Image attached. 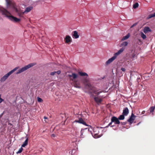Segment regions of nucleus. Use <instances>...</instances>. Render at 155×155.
<instances>
[{"label": "nucleus", "mask_w": 155, "mask_h": 155, "mask_svg": "<svg viewBox=\"0 0 155 155\" xmlns=\"http://www.w3.org/2000/svg\"><path fill=\"white\" fill-rule=\"evenodd\" d=\"M89 80L86 78H84L83 79V82L84 84H85V88L88 89L89 90L88 93L90 94L91 97H93L94 99L95 102L97 103H100L102 101V99L99 97H95L93 94V93L95 94L98 95L101 92V91H97L95 90L94 88L89 83H87Z\"/></svg>", "instance_id": "1"}, {"label": "nucleus", "mask_w": 155, "mask_h": 155, "mask_svg": "<svg viewBox=\"0 0 155 155\" xmlns=\"http://www.w3.org/2000/svg\"><path fill=\"white\" fill-rule=\"evenodd\" d=\"M0 11L3 15H5L10 20L15 22H19L20 19L11 15L10 13L6 9L2 8H0Z\"/></svg>", "instance_id": "2"}, {"label": "nucleus", "mask_w": 155, "mask_h": 155, "mask_svg": "<svg viewBox=\"0 0 155 155\" xmlns=\"http://www.w3.org/2000/svg\"><path fill=\"white\" fill-rule=\"evenodd\" d=\"M33 8L32 6H29L25 8V11L22 12L20 10L18 9L16 6L12 5V9H13L17 13L18 15L20 17H21L24 14H27L30 12Z\"/></svg>", "instance_id": "3"}, {"label": "nucleus", "mask_w": 155, "mask_h": 155, "mask_svg": "<svg viewBox=\"0 0 155 155\" xmlns=\"http://www.w3.org/2000/svg\"><path fill=\"white\" fill-rule=\"evenodd\" d=\"M125 48L123 47L121 48L116 53L114 54V56L111 57V58L109 59L106 62V64L108 65L110 64L116 58L117 56L120 55L122 53L124 50Z\"/></svg>", "instance_id": "4"}, {"label": "nucleus", "mask_w": 155, "mask_h": 155, "mask_svg": "<svg viewBox=\"0 0 155 155\" xmlns=\"http://www.w3.org/2000/svg\"><path fill=\"white\" fill-rule=\"evenodd\" d=\"M18 67H16L8 72L7 74H5L1 78L0 80V81L2 82H4L12 74L18 69Z\"/></svg>", "instance_id": "5"}, {"label": "nucleus", "mask_w": 155, "mask_h": 155, "mask_svg": "<svg viewBox=\"0 0 155 155\" xmlns=\"http://www.w3.org/2000/svg\"><path fill=\"white\" fill-rule=\"evenodd\" d=\"M36 64L35 63H32L26 66H25V67L19 69L18 71L16 72V74H19L21 73L22 72L25 71L26 70L28 69L29 68L33 67Z\"/></svg>", "instance_id": "6"}, {"label": "nucleus", "mask_w": 155, "mask_h": 155, "mask_svg": "<svg viewBox=\"0 0 155 155\" xmlns=\"http://www.w3.org/2000/svg\"><path fill=\"white\" fill-rule=\"evenodd\" d=\"M71 80L73 82L76 81V79L78 77V75L74 73H72L71 74L68 75Z\"/></svg>", "instance_id": "7"}, {"label": "nucleus", "mask_w": 155, "mask_h": 155, "mask_svg": "<svg viewBox=\"0 0 155 155\" xmlns=\"http://www.w3.org/2000/svg\"><path fill=\"white\" fill-rule=\"evenodd\" d=\"M118 118L115 116L112 117L111 118V120H112V122H114L115 124H120V122Z\"/></svg>", "instance_id": "8"}, {"label": "nucleus", "mask_w": 155, "mask_h": 155, "mask_svg": "<svg viewBox=\"0 0 155 155\" xmlns=\"http://www.w3.org/2000/svg\"><path fill=\"white\" fill-rule=\"evenodd\" d=\"M135 117L136 116L133 113H132L130 118L127 120V121L130 123V124H132L134 120Z\"/></svg>", "instance_id": "9"}, {"label": "nucleus", "mask_w": 155, "mask_h": 155, "mask_svg": "<svg viewBox=\"0 0 155 155\" xmlns=\"http://www.w3.org/2000/svg\"><path fill=\"white\" fill-rule=\"evenodd\" d=\"M73 38L74 39H77L79 38V35L76 31H73L72 33Z\"/></svg>", "instance_id": "10"}, {"label": "nucleus", "mask_w": 155, "mask_h": 155, "mask_svg": "<svg viewBox=\"0 0 155 155\" xmlns=\"http://www.w3.org/2000/svg\"><path fill=\"white\" fill-rule=\"evenodd\" d=\"M76 122L77 123H78L80 124H82L85 125L87 126L86 123L84 121L83 119H82L81 117H80L79 119L78 120H76L74 122Z\"/></svg>", "instance_id": "11"}, {"label": "nucleus", "mask_w": 155, "mask_h": 155, "mask_svg": "<svg viewBox=\"0 0 155 155\" xmlns=\"http://www.w3.org/2000/svg\"><path fill=\"white\" fill-rule=\"evenodd\" d=\"M7 8H12V5H15V4L13 2L8 1V0H6Z\"/></svg>", "instance_id": "12"}, {"label": "nucleus", "mask_w": 155, "mask_h": 155, "mask_svg": "<svg viewBox=\"0 0 155 155\" xmlns=\"http://www.w3.org/2000/svg\"><path fill=\"white\" fill-rule=\"evenodd\" d=\"M65 42L67 43L71 42V37L69 35L66 36L65 38Z\"/></svg>", "instance_id": "13"}, {"label": "nucleus", "mask_w": 155, "mask_h": 155, "mask_svg": "<svg viewBox=\"0 0 155 155\" xmlns=\"http://www.w3.org/2000/svg\"><path fill=\"white\" fill-rule=\"evenodd\" d=\"M151 29L150 28L148 27H144L143 30V31L145 34H146L148 32H151Z\"/></svg>", "instance_id": "14"}, {"label": "nucleus", "mask_w": 155, "mask_h": 155, "mask_svg": "<svg viewBox=\"0 0 155 155\" xmlns=\"http://www.w3.org/2000/svg\"><path fill=\"white\" fill-rule=\"evenodd\" d=\"M129 113V110L127 107L124 109L123 110V114L125 116H127Z\"/></svg>", "instance_id": "15"}, {"label": "nucleus", "mask_w": 155, "mask_h": 155, "mask_svg": "<svg viewBox=\"0 0 155 155\" xmlns=\"http://www.w3.org/2000/svg\"><path fill=\"white\" fill-rule=\"evenodd\" d=\"M73 82L74 87L77 88H81V87L80 86V84L79 83H78L77 81Z\"/></svg>", "instance_id": "16"}, {"label": "nucleus", "mask_w": 155, "mask_h": 155, "mask_svg": "<svg viewBox=\"0 0 155 155\" xmlns=\"http://www.w3.org/2000/svg\"><path fill=\"white\" fill-rule=\"evenodd\" d=\"M28 138L27 137L25 141L23 143V144L21 145V147H24L25 146H26L27 144L28 143Z\"/></svg>", "instance_id": "17"}, {"label": "nucleus", "mask_w": 155, "mask_h": 155, "mask_svg": "<svg viewBox=\"0 0 155 155\" xmlns=\"http://www.w3.org/2000/svg\"><path fill=\"white\" fill-rule=\"evenodd\" d=\"M78 74L81 76H86L88 77V74L86 73L83 72H79Z\"/></svg>", "instance_id": "18"}, {"label": "nucleus", "mask_w": 155, "mask_h": 155, "mask_svg": "<svg viewBox=\"0 0 155 155\" xmlns=\"http://www.w3.org/2000/svg\"><path fill=\"white\" fill-rule=\"evenodd\" d=\"M130 33H128L126 35L124 36L121 39L122 41H124L128 38L130 37Z\"/></svg>", "instance_id": "19"}, {"label": "nucleus", "mask_w": 155, "mask_h": 155, "mask_svg": "<svg viewBox=\"0 0 155 155\" xmlns=\"http://www.w3.org/2000/svg\"><path fill=\"white\" fill-rule=\"evenodd\" d=\"M128 44V42L127 41L123 42L121 44V45L122 46L126 47Z\"/></svg>", "instance_id": "20"}, {"label": "nucleus", "mask_w": 155, "mask_h": 155, "mask_svg": "<svg viewBox=\"0 0 155 155\" xmlns=\"http://www.w3.org/2000/svg\"><path fill=\"white\" fill-rule=\"evenodd\" d=\"M124 115L122 114L120 116L118 117V119L120 120H123L124 119Z\"/></svg>", "instance_id": "21"}, {"label": "nucleus", "mask_w": 155, "mask_h": 155, "mask_svg": "<svg viewBox=\"0 0 155 155\" xmlns=\"http://www.w3.org/2000/svg\"><path fill=\"white\" fill-rule=\"evenodd\" d=\"M83 132H84V130L82 129L81 130V131L80 132V136H79V137H80L81 138H83L84 137V136H83Z\"/></svg>", "instance_id": "22"}, {"label": "nucleus", "mask_w": 155, "mask_h": 155, "mask_svg": "<svg viewBox=\"0 0 155 155\" xmlns=\"http://www.w3.org/2000/svg\"><path fill=\"white\" fill-rule=\"evenodd\" d=\"M141 37L143 39H145L146 38V35L144 34L143 32L141 33Z\"/></svg>", "instance_id": "23"}, {"label": "nucleus", "mask_w": 155, "mask_h": 155, "mask_svg": "<svg viewBox=\"0 0 155 155\" xmlns=\"http://www.w3.org/2000/svg\"><path fill=\"white\" fill-rule=\"evenodd\" d=\"M155 107L152 106L150 107V113H153Z\"/></svg>", "instance_id": "24"}, {"label": "nucleus", "mask_w": 155, "mask_h": 155, "mask_svg": "<svg viewBox=\"0 0 155 155\" xmlns=\"http://www.w3.org/2000/svg\"><path fill=\"white\" fill-rule=\"evenodd\" d=\"M139 6V4L138 3L136 2L135 4H134L133 6V8L135 9L138 7Z\"/></svg>", "instance_id": "25"}, {"label": "nucleus", "mask_w": 155, "mask_h": 155, "mask_svg": "<svg viewBox=\"0 0 155 155\" xmlns=\"http://www.w3.org/2000/svg\"><path fill=\"white\" fill-rule=\"evenodd\" d=\"M101 135H100L97 136V134H94V136H93V137H94V138H99V137H101Z\"/></svg>", "instance_id": "26"}, {"label": "nucleus", "mask_w": 155, "mask_h": 155, "mask_svg": "<svg viewBox=\"0 0 155 155\" xmlns=\"http://www.w3.org/2000/svg\"><path fill=\"white\" fill-rule=\"evenodd\" d=\"M154 17H155V12L153 14H150L149 15V18H150Z\"/></svg>", "instance_id": "27"}, {"label": "nucleus", "mask_w": 155, "mask_h": 155, "mask_svg": "<svg viewBox=\"0 0 155 155\" xmlns=\"http://www.w3.org/2000/svg\"><path fill=\"white\" fill-rule=\"evenodd\" d=\"M23 150V148L22 147H21L17 151V153H21L22 152V151Z\"/></svg>", "instance_id": "28"}, {"label": "nucleus", "mask_w": 155, "mask_h": 155, "mask_svg": "<svg viewBox=\"0 0 155 155\" xmlns=\"http://www.w3.org/2000/svg\"><path fill=\"white\" fill-rule=\"evenodd\" d=\"M44 118L45 119V121L46 123H48V119L45 116Z\"/></svg>", "instance_id": "29"}, {"label": "nucleus", "mask_w": 155, "mask_h": 155, "mask_svg": "<svg viewBox=\"0 0 155 155\" xmlns=\"http://www.w3.org/2000/svg\"><path fill=\"white\" fill-rule=\"evenodd\" d=\"M37 100L38 102H41L42 101V99L38 97H37Z\"/></svg>", "instance_id": "30"}, {"label": "nucleus", "mask_w": 155, "mask_h": 155, "mask_svg": "<svg viewBox=\"0 0 155 155\" xmlns=\"http://www.w3.org/2000/svg\"><path fill=\"white\" fill-rule=\"evenodd\" d=\"M1 95L0 94V104L4 101V99L1 98Z\"/></svg>", "instance_id": "31"}, {"label": "nucleus", "mask_w": 155, "mask_h": 155, "mask_svg": "<svg viewBox=\"0 0 155 155\" xmlns=\"http://www.w3.org/2000/svg\"><path fill=\"white\" fill-rule=\"evenodd\" d=\"M56 73V71H54L53 72H52L50 74L51 75H54Z\"/></svg>", "instance_id": "32"}, {"label": "nucleus", "mask_w": 155, "mask_h": 155, "mask_svg": "<svg viewBox=\"0 0 155 155\" xmlns=\"http://www.w3.org/2000/svg\"><path fill=\"white\" fill-rule=\"evenodd\" d=\"M61 73V71H58L56 72V73H57L58 74H59Z\"/></svg>", "instance_id": "33"}, {"label": "nucleus", "mask_w": 155, "mask_h": 155, "mask_svg": "<svg viewBox=\"0 0 155 155\" xmlns=\"http://www.w3.org/2000/svg\"><path fill=\"white\" fill-rule=\"evenodd\" d=\"M121 70L123 71H125V68H121Z\"/></svg>", "instance_id": "34"}, {"label": "nucleus", "mask_w": 155, "mask_h": 155, "mask_svg": "<svg viewBox=\"0 0 155 155\" xmlns=\"http://www.w3.org/2000/svg\"><path fill=\"white\" fill-rule=\"evenodd\" d=\"M51 136L52 137H55V135L54 134H53L51 135Z\"/></svg>", "instance_id": "35"}, {"label": "nucleus", "mask_w": 155, "mask_h": 155, "mask_svg": "<svg viewBox=\"0 0 155 155\" xmlns=\"http://www.w3.org/2000/svg\"><path fill=\"white\" fill-rule=\"evenodd\" d=\"M113 122H112V120H111V122L109 123L108 124V126H110L112 124Z\"/></svg>", "instance_id": "36"}, {"label": "nucleus", "mask_w": 155, "mask_h": 155, "mask_svg": "<svg viewBox=\"0 0 155 155\" xmlns=\"http://www.w3.org/2000/svg\"><path fill=\"white\" fill-rule=\"evenodd\" d=\"M136 25V24H134V25H133L131 27H133V26H134L135 25Z\"/></svg>", "instance_id": "37"}, {"label": "nucleus", "mask_w": 155, "mask_h": 155, "mask_svg": "<svg viewBox=\"0 0 155 155\" xmlns=\"http://www.w3.org/2000/svg\"><path fill=\"white\" fill-rule=\"evenodd\" d=\"M109 126H108V125L107 126H106L105 127H106V128H107V127H108Z\"/></svg>", "instance_id": "38"}, {"label": "nucleus", "mask_w": 155, "mask_h": 155, "mask_svg": "<svg viewBox=\"0 0 155 155\" xmlns=\"http://www.w3.org/2000/svg\"><path fill=\"white\" fill-rule=\"evenodd\" d=\"M140 122H139V123H138L137 124V125H139L140 124Z\"/></svg>", "instance_id": "39"}, {"label": "nucleus", "mask_w": 155, "mask_h": 155, "mask_svg": "<svg viewBox=\"0 0 155 155\" xmlns=\"http://www.w3.org/2000/svg\"><path fill=\"white\" fill-rule=\"evenodd\" d=\"M113 126H114V125H112V126H111V127H113Z\"/></svg>", "instance_id": "40"}, {"label": "nucleus", "mask_w": 155, "mask_h": 155, "mask_svg": "<svg viewBox=\"0 0 155 155\" xmlns=\"http://www.w3.org/2000/svg\"><path fill=\"white\" fill-rule=\"evenodd\" d=\"M153 113L152 114V115H153Z\"/></svg>", "instance_id": "41"}]
</instances>
